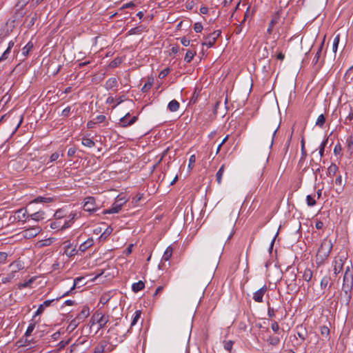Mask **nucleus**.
Wrapping results in <instances>:
<instances>
[{
	"label": "nucleus",
	"mask_w": 353,
	"mask_h": 353,
	"mask_svg": "<svg viewBox=\"0 0 353 353\" xmlns=\"http://www.w3.org/2000/svg\"><path fill=\"white\" fill-rule=\"evenodd\" d=\"M352 285L353 276L349 272V270L347 268L343 276V283L342 286V290L344 292V295L342 299L346 305L350 303L352 298L351 290L352 289Z\"/></svg>",
	"instance_id": "1"
},
{
	"label": "nucleus",
	"mask_w": 353,
	"mask_h": 353,
	"mask_svg": "<svg viewBox=\"0 0 353 353\" xmlns=\"http://www.w3.org/2000/svg\"><path fill=\"white\" fill-rule=\"evenodd\" d=\"M109 321V316L103 314L99 310H97L91 316L89 325L90 327L99 324V330L103 328Z\"/></svg>",
	"instance_id": "2"
},
{
	"label": "nucleus",
	"mask_w": 353,
	"mask_h": 353,
	"mask_svg": "<svg viewBox=\"0 0 353 353\" xmlns=\"http://www.w3.org/2000/svg\"><path fill=\"white\" fill-rule=\"evenodd\" d=\"M333 245L331 240L327 239H325L322 241L320 248L318 250V255L320 256L322 259L327 258L332 249Z\"/></svg>",
	"instance_id": "3"
},
{
	"label": "nucleus",
	"mask_w": 353,
	"mask_h": 353,
	"mask_svg": "<svg viewBox=\"0 0 353 353\" xmlns=\"http://www.w3.org/2000/svg\"><path fill=\"white\" fill-rule=\"evenodd\" d=\"M83 209L89 212H97L99 208L96 203L95 199L93 196H87L84 199Z\"/></svg>",
	"instance_id": "4"
},
{
	"label": "nucleus",
	"mask_w": 353,
	"mask_h": 353,
	"mask_svg": "<svg viewBox=\"0 0 353 353\" xmlns=\"http://www.w3.org/2000/svg\"><path fill=\"white\" fill-rule=\"evenodd\" d=\"M27 210L25 208H20L14 212V214L10 217V221L14 222L15 221H23L25 222L27 221V219L29 216H27Z\"/></svg>",
	"instance_id": "5"
},
{
	"label": "nucleus",
	"mask_w": 353,
	"mask_h": 353,
	"mask_svg": "<svg viewBox=\"0 0 353 353\" xmlns=\"http://www.w3.org/2000/svg\"><path fill=\"white\" fill-rule=\"evenodd\" d=\"M221 34V31L220 30H216L212 33L209 34L206 37V41L203 42V46H207L208 48H212L215 43L217 38H219Z\"/></svg>",
	"instance_id": "6"
},
{
	"label": "nucleus",
	"mask_w": 353,
	"mask_h": 353,
	"mask_svg": "<svg viewBox=\"0 0 353 353\" xmlns=\"http://www.w3.org/2000/svg\"><path fill=\"white\" fill-rule=\"evenodd\" d=\"M41 231V228L39 226H32L25 229L22 233L23 236L26 239H32L36 236L38 234H39Z\"/></svg>",
	"instance_id": "7"
},
{
	"label": "nucleus",
	"mask_w": 353,
	"mask_h": 353,
	"mask_svg": "<svg viewBox=\"0 0 353 353\" xmlns=\"http://www.w3.org/2000/svg\"><path fill=\"white\" fill-rule=\"evenodd\" d=\"M127 116H130V113H127L124 117L120 119L119 125L121 128H126L132 125L138 120V116H133L128 121H127Z\"/></svg>",
	"instance_id": "8"
},
{
	"label": "nucleus",
	"mask_w": 353,
	"mask_h": 353,
	"mask_svg": "<svg viewBox=\"0 0 353 353\" xmlns=\"http://www.w3.org/2000/svg\"><path fill=\"white\" fill-rule=\"evenodd\" d=\"M119 200L114 202L110 209L104 210L102 212V214H106L118 213L121 210L123 205L125 203V201H123L121 203H119Z\"/></svg>",
	"instance_id": "9"
},
{
	"label": "nucleus",
	"mask_w": 353,
	"mask_h": 353,
	"mask_svg": "<svg viewBox=\"0 0 353 353\" xmlns=\"http://www.w3.org/2000/svg\"><path fill=\"white\" fill-rule=\"evenodd\" d=\"M268 288L264 285L262 288L254 293L253 299L257 303H262L263 301L264 294L267 292Z\"/></svg>",
	"instance_id": "10"
},
{
	"label": "nucleus",
	"mask_w": 353,
	"mask_h": 353,
	"mask_svg": "<svg viewBox=\"0 0 353 353\" xmlns=\"http://www.w3.org/2000/svg\"><path fill=\"white\" fill-rule=\"evenodd\" d=\"M281 10H278L275 12V14L273 15L272 20L270 21L269 23V26L268 28L267 32L268 34H271L272 32V28L274 25L279 23L280 19H281Z\"/></svg>",
	"instance_id": "11"
},
{
	"label": "nucleus",
	"mask_w": 353,
	"mask_h": 353,
	"mask_svg": "<svg viewBox=\"0 0 353 353\" xmlns=\"http://www.w3.org/2000/svg\"><path fill=\"white\" fill-rule=\"evenodd\" d=\"M90 315V308L88 306H83L81 311L75 317L80 323L83 322Z\"/></svg>",
	"instance_id": "12"
},
{
	"label": "nucleus",
	"mask_w": 353,
	"mask_h": 353,
	"mask_svg": "<svg viewBox=\"0 0 353 353\" xmlns=\"http://www.w3.org/2000/svg\"><path fill=\"white\" fill-rule=\"evenodd\" d=\"M325 36L324 37L323 41H321V44L319 45L317 52H316L314 57L313 59L312 63L314 65H316L319 64V59L322 53V50L324 46Z\"/></svg>",
	"instance_id": "13"
},
{
	"label": "nucleus",
	"mask_w": 353,
	"mask_h": 353,
	"mask_svg": "<svg viewBox=\"0 0 353 353\" xmlns=\"http://www.w3.org/2000/svg\"><path fill=\"white\" fill-rule=\"evenodd\" d=\"M54 299H52V300H46V301H45L42 304H41V305L39 306V307H38V309L37 310V311L35 312L34 315L33 316V317H36L37 316H39V315L41 314L43 312V311H44L45 308H46V307L50 306V304H51V303H52V301H54Z\"/></svg>",
	"instance_id": "14"
},
{
	"label": "nucleus",
	"mask_w": 353,
	"mask_h": 353,
	"mask_svg": "<svg viewBox=\"0 0 353 353\" xmlns=\"http://www.w3.org/2000/svg\"><path fill=\"white\" fill-rule=\"evenodd\" d=\"M117 85L118 83L117 79L111 77L106 81L104 87L106 90H109L117 87Z\"/></svg>",
	"instance_id": "15"
},
{
	"label": "nucleus",
	"mask_w": 353,
	"mask_h": 353,
	"mask_svg": "<svg viewBox=\"0 0 353 353\" xmlns=\"http://www.w3.org/2000/svg\"><path fill=\"white\" fill-rule=\"evenodd\" d=\"M94 244V240L90 238V239H87L86 241H85L84 242H83L80 245H79V250H80L81 252H85L88 248H90L91 246H92Z\"/></svg>",
	"instance_id": "16"
},
{
	"label": "nucleus",
	"mask_w": 353,
	"mask_h": 353,
	"mask_svg": "<svg viewBox=\"0 0 353 353\" xmlns=\"http://www.w3.org/2000/svg\"><path fill=\"white\" fill-rule=\"evenodd\" d=\"M144 288H145V283L142 281H139L137 283H134L132 285V290L135 293L142 290Z\"/></svg>",
	"instance_id": "17"
},
{
	"label": "nucleus",
	"mask_w": 353,
	"mask_h": 353,
	"mask_svg": "<svg viewBox=\"0 0 353 353\" xmlns=\"http://www.w3.org/2000/svg\"><path fill=\"white\" fill-rule=\"evenodd\" d=\"M37 19V15L34 13L32 16H27L25 22L27 23V27L30 28L35 23Z\"/></svg>",
	"instance_id": "18"
},
{
	"label": "nucleus",
	"mask_w": 353,
	"mask_h": 353,
	"mask_svg": "<svg viewBox=\"0 0 353 353\" xmlns=\"http://www.w3.org/2000/svg\"><path fill=\"white\" fill-rule=\"evenodd\" d=\"M179 103L176 100L173 99L170 101L168 108L170 112H176L179 110Z\"/></svg>",
	"instance_id": "19"
},
{
	"label": "nucleus",
	"mask_w": 353,
	"mask_h": 353,
	"mask_svg": "<svg viewBox=\"0 0 353 353\" xmlns=\"http://www.w3.org/2000/svg\"><path fill=\"white\" fill-rule=\"evenodd\" d=\"M24 14L25 12H23L22 8H19L18 9H17L14 14L13 15V22L20 21L24 16Z\"/></svg>",
	"instance_id": "20"
},
{
	"label": "nucleus",
	"mask_w": 353,
	"mask_h": 353,
	"mask_svg": "<svg viewBox=\"0 0 353 353\" xmlns=\"http://www.w3.org/2000/svg\"><path fill=\"white\" fill-rule=\"evenodd\" d=\"M12 268V272L14 274L15 272L23 269V265L20 261H14L10 265Z\"/></svg>",
	"instance_id": "21"
},
{
	"label": "nucleus",
	"mask_w": 353,
	"mask_h": 353,
	"mask_svg": "<svg viewBox=\"0 0 353 353\" xmlns=\"http://www.w3.org/2000/svg\"><path fill=\"white\" fill-rule=\"evenodd\" d=\"M343 263L341 259H339V261L335 260L334 261V272L335 274H338L343 268Z\"/></svg>",
	"instance_id": "22"
},
{
	"label": "nucleus",
	"mask_w": 353,
	"mask_h": 353,
	"mask_svg": "<svg viewBox=\"0 0 353 353\" xmlns=\"http://www.w3.org/2000/svg\"><path fill=\"white\" fill-rule=\"evenodd\" d=\"M172 248L171 246H168L164 252L162 259L165 261H168L172 255Z\"/></svg>",
	"instance_id": "23"
},
{
	"label": "nucleus",
	"mask_w": 353,
	"mask_h": 353,
	"mask_svg": "<svg viewBox=\"0 0 353 353\" xmlns=\"http://www.w3.org/2000/svg\"><path fill=\"white\" fill-rule=\"evenodd\" d=\"M196 54V51L188 50L184 57V61L187 63L191 62Z\"/></svg>",
	"instance_id": "24"
},
{
	"label": "nucleus",
	"mask_w": 353,
	"mask_h": 353,
	"mask_svg": "<svg viewBox=\"0 0 353 353\" xmlns=\"http://www.w3.org/2000/svg\"><path fill=\"white\" fill-rule=\"evenodd\" d=\"M43 214H44L43 212L39 211V212L33 213L30 215H28V216L30 217L34 221H39L40 220L43 219Z\"/></svg>",
	"instance_id": "25"
},
{
	"label": "nucleus",
	"mask_w": 353,
	"mask_h": 353,
	"mask_svg": "<svg viewBox=\"0 0 353 353\" xmlns=\"http://www.w3.org/2000/svg\"><path fill=\"white\" fill-rule=\"evenodd\" d=\"M312 276H313L312 271L310 269H309V268H306L304 270V272H303V279L305 281L309 282V281H311V279L312 278Z\"/></svg>",
	"instance_id": "26"
},
{
	"label": "nucleus",
	"mask_w": 353,
	"mask_h": 353,
	"mask_svg": "<svg viewBox=\"0 0 353 353\" xmlns=\"http://www.w3.org/2000/svg\"><path fill=\"white\" fill-rule=\"evenodd\" d=\"M330 277L328 276H325L322 278L320 283L322 290L325 289L329 285L330 286L331 285V284H330Z\"/></svg>",
	"instance_id": "27"
},
{
	"label": "nucleus",
	"mask_w": 353,
	"mask_h": 353,
	"mask_svg": "<svg viewBox=\"0 0 353 353\" xmlns=\"http://www.w3.org/2000/svg\"><path fill=\"white\" fill-rule=\"evenodd\" d=\"M53 201V198L46 196H37L33 201L34 203H50Z\"/></svg>",
	"instance_id": "28"
},
{
	"label": "nucleus",
	"mask_w": 353,
	"mask_h": 353,
	"mask_svg": "<svg viewBox=\"0 0 353 353\" xmlns=\"http://www.w3.org/2000/svg\"><path fill=\"white\" fill-rule=\"evenodd\" d=\"M33 48V43L31 41H29L23 48H22V54L26 57L28 55L30 51Z\"/></svg>",
	"instance_id": "29"
},
{
	"label": "nucleus",
	"mask_w": 353,
	"mask_h": 353,
	"mask_svg": "<svg viewBox=\"0 0 353 353\" xmlns=\"http://www.w3.org/2000/svg\"><path fill=\"white\" fill-rule=\"evenodd\" d=\"M35 281V277L30 278L28 281L18 284L19 289L26 288L30 287V285Z\"/></svg>",
	"instance_id": "30"
},
{
	"label": "nucleus",
	"mask_w": 353,
	"mask_h": 353,
	"mask_svg": "<svg viewBox=\"0 0 353 353\" xmlns=\"http://www.w3.org/2000/svg\"><path fill=\"white\" fill-rule=\"evenodd\" d=\"M107 344L105 342H101L94 348L93 353H103Z\"/></svg>",
	"instance_id": "31"
},
{
	"label": "nucleus",
	"mask_w": 353,
	"mask_h": 353,
	"mask_svg": "<svg viewBox=\"0 0 353 353\" xmlns=\"http://www.w3.org/2000/svg\"><path fill=\"white\" fill-rule=\"evenodd\" d=\"M338 170V167L334 163H332L327 168V174L330 176H333Z\"/></svg>",
	"instance_id": "32"
},
{
	"label": "nucleus",
	"mask_w": 353,
	"mask_h": 353,
	"mask_svg": "<svg viewBox=\"0 0 353 353\" xmlns=\"http://www.w3.org/2000/svg\"><path fill=\"white\" fill-rule=\"evenodd\" d=\"M82 144L88 148H92L94 146L95 143L91 139L89 138H83L82 139Z\"/></svg>",
	"instance_id": "33"
},
{
	"label": "nucleus",
	"mask_w": 353,
	"mask_h": 353,
	"mask_svg": "<svg viewBox=\"0 0 353 353\" xmlns=\"http://www.w3.org/2000/svg\"><path fill=\"white\" fill-rule=\"evenodd\" d=\"M224 172V165H222L216 174V181L219 184L221 183L222 176Z\"/></svg>",
	"instance_id": "34"
},
{
	"label": "nucleus",
	"mask_w": 353,
	"mask_h": 353,
	"mask_svg": "<svg viewBox=\"0 0 353 353\" xmlns=\"http://www.w3.org/2000/svg\"><path fill=\"white\" fill-rule=\"evenodd\" d=\"M112 228L109 226L108 227L105 231L101 234L100 237H99V239L100 240H105L107 239V237L112 233Z\"/></svg>",
	"instance_id": "35"
},
{
	"label": "nucleus",
	"mask_w": 353,
	"mask_h": 353,
	"mask_svg": "<svg viewBox=\"0 0 353 353\" xmlns=\"http://www.w3.org/2000/svg\"><path fill=\"white\" fill-rule=\"evenodd\" d=\"M79 323H80V322L76 318H74L70 322L69 325L68 327V330H70V331H73L75 328H77L78 327Z\"/></svg>",
	"instance_id": "36"
},
{
	"label": "nucleus",
	"mask_w": 353,
	"mask_h": 353,
	"mask_svg": "<svg viewBox=\"0 0 353 353\" xmlns=\"http://www.w3.org/2000/svg\"><path fill=\"white\" fill-rule=\"evenodd\" d=\"M340 41V34H338L335 36L334 41H333V45H332V51L336 53L337 51V48L339 46V43Z\"/></svg>",
	"instance_id": "37"
},
{
	"label": "nucleus",
	"mask_w": 353,
	"mask_h": 353,
	"mask_svg": "<svg viewBox=\"0 0 353 353\" xmlns=\"http://www.w3.org/2000/svg\"><path fill=\"white\" fill-rule=\"evenodd\" d=\"M35 325H36L35 322H32L29 324V325L25 332V336L28 337L31 335V334L32 333L33 330L35 328Z\"/></svg>",
	"instance_id": "38"
},
{
	"label": "nucleus",
	"mask_w": 353,
	"mask_h": 353,
	"mask_svg": "<svg viewBox=\"0 0 353 353\" xmlns=\"http://www.w3.org/2000/svg\"><path fill=\"white\" fill-rule=\"evenodd\" d=\"M141 315V310H137L134 313V317L132 319V321L131 322L130 327L134 326L138 321V320L140 319Z\"/></svg>",
	"instance_id": "39"
},
{
	"label": "nucleus",
	"mask_w": 353,
	"mask_h": 353,
	"mask_svg": "<svg viewBox=\"0 0 353 353\" xmlns=\"http://www.w3.org/2000/svg\"><path fill=\"white\" fill-rule=\"evenodd\" d=\"M325 122V117L324 114H321L318 117L316 121V125L319 127L322 128L324 125Z\"/></svg>",
	"instance_id": "40"
},
{
	"label": "nucleus",
	"mask_w": 353,
	"mask_h": 353,
	"mask_svg": "<svg viewBox=\"0 0 353 353\" xmlns=\"http://www.w3.org/2000/svg\"><path fill=\"white\" fill-rule=\"evenodd\" d=\"M267 341L272 345H276L279 343V338L278 336H270L267 339Z\"/></svg>",
	"instance_id": "41"
},
{
	"label": "nucleus",
	"mask_w": 353,
	"mask_h": 353,
	"mask_svg": "<svg viewBox=\"0 0 353 353\" xmlns=\"http://www.w3.org/2000/svg\"><path fill=\"white\" fill-rule=\"evenodd\" d=\"M83 278L82 277H77L76 279H74V283H73V285L72 286V288H70V290L66 292H65L62 296H68L70 294V293L71 292L72 290H73L74 289H75L77 283L79 281H80L81 280H82Z\"/></svg>",
	"instance_id": "42"
},
{
	"label": "nucleus",
	"mask_w": 353,
	"mask_h": 353,
	"mask_svg": "<svg viewBox=\"0 0 353 353\" xmlns=\"http://www.w3.org/2000/svg\"><path fill=\"white\" fill-rule=\"evenodd\" d=\"M306 203L307 205L310 207H313L316 205V202L314 198L311 195H307L306 196Z\"/></svg>",
	"instance_id": "43"
},
{
	"label": "nucleus",
	"mask_w": 353,
	"mask_h": 353,
	"mask_svg": "<svg viewBox=\"0 0 353 353\" xmlns=\"http://www.w3.org/2000/svg\"><path fill=\"white\" fill-rule=\"evenodd\" d=\"M321 334L322 336H325V337H328L330 334V330L328 327L325 325H323L320 327Z\"/></svg>",
	"instance_id": "44"
},
{
	"label": "nucleus",
	"mask_w": 353,
	"mask_h": 353,
	"mask_svg": "<svg viewBox=\"0 0 353 353\" xmlns=\"http://www.w3.org/2000/svg\"><path fill=\"white\" fill-rule=\"evenodd\" d=\"M301 159H304L307 155V152H306V150L305 148V141H304L303 138L301 141Z\"/></svg>",
	"instance_id": "45"
},
{
	"label": "nucleus",
	"mask_w": 353,
	"mask_h": 353,
	"mask_svg": "<svg viewBox=\"0 0 353 353\" xmlns=\"http://www.w3.org/2000/svg\"><path fill=\"white\" fill-rule=\"evenodd\" d=\"M152 81H150V80H148L144 85L141 88V91L143 92H148L151 88H152Z\"/></svg>",
	"instance_id": "46"
},
{
	"label": "nucleus",
	"mask_w": 353,
	"mask_h": 353,
	"mask_svg": "<svg viewBox=\"0 0 353 353\" xmlns=\"http://www.w3.org/2000/svg\"><path fill=\"white\" fill-rule=\"evenodd\" d=\"M224 343V348L230 352L232 349V346H233V344H234V342L232 341H225L223 342Z\"/></svg>",
	"instance_id": "47"
},
{
	"label": "nucleus",
	"mask_w": 353,
	"mask_h": 353,
	"mask_svg": "<svg viewBox=\"0 0 353 353\" xmlns=\"http://www.w3.org/2000/svg\"><path fill=\"white\" fill-rule=\"evenodd\" d=\"M14 274L12 272L10 274L7 275L6 276H3L1 279V281L3 283H9L14 278Z\"/></svg>",
	"instance_id": "48"
},
{
	"label": "nucleus",
	"mask_w": 353,
	"mask_h": 353,
	"mask_svg": "<svg viewBox=\"0 0 353 353\" xmlns=\"http://www.w3.org/2000/svg\"><path fill=\"white\" fill-rule=\"evenodd\" d=\"M327 143V139H325L324 141H323L320 145V147H319V154L321 157H323V154H324V150H325V148L326 146V144Z\"/></svg>",
	"instance_id": "49"
},
{
	"label": "nucleus",
	"mask_w": 353,
	"mask_h": 353,
	"mask_svg": "<svg viewBox=\"0 0 353 353\" xmlns=\"http://www.w3.org/2000/svg\"><path fill=\"white\" fill-rule=\"evenodd\" d=\"M347 149L350 151L353 150V136H350L347 139Z\"/></svg>",
	"instance_id": "50"
},
{
	"label": "nucleus",
	"mask_w": 353,
	"mask_h": 353,
	"mask_svg": "<svg viewBox=\"0 0 353 353\" xmlns=\"http://www.w3.org/2000/svg\"><path fill=\"white\" fill-rule=\"evenodd\" d=\"M170 68H166L164 70H161L160 73L159 74V78L163 79L165 78L170 72Z\"/></svg>",
	"instance_id": "51"
},
{
	"label": "nucleus",
	"mask_w": 353,
	"mask_h": 353,
	"mask_svg": "<svg viewBox=\"0 0 353 353\" xmlns=\"http://www.w3.org/2000/svg\"><path fill=\"white\" fill-rule=\"evenodd\" d=\"M121 63V59L120 58H116L114 59V60H112L110 63V66L111 68H115L117 67L118 65H119L120 63Z\"/></svg>",
	"instance_id": "52"
},
{
	"label": "nucleus",
	"mask_w": 353,
	"mask_h": 353,
	"mask_svg": "<svg viewBox=\"0 0 353 353\" xmlns=\"http://www.w3.org/2000/svg\"><path fill=\"white\" fill-rule=\"evenodd\" d=\"M202 30H203V26H202L201 23L197 22V23H194V30L196 32H201L202 31Z\"/></svg>",
	"instance_id": "53"
},
{
	"label": "nucleus",
	"mask_w": 353,
	"mask_h": 353,
	"mask_svg": "<svg viewBox=\"0 0 353 353\" xmlns=\"http://www.w3.org/2000/svg\"><path fill=\"white\" fill-rule=\"evenodd\" d=\"M71 108L70 106L66 107L65 109L63 110L61 116L63 117H68L70 113Z\"/></svg>",
	"instance_id": "54"
},
{
	"label": "nucleus",
	"mask_w": 353,
	"mask_h": 353,
	"mask_svg": "<svg viewBox=\"0 0 353 353\" xmlns=\"http://www.w3.org/2000/svg\"><path fill=\"white\" fill-rule=\"evenodd\" d=\"M10 53V50L6 49L0 57V62L7 59Z\"/></svg>",
	"instance_id": "55"
},
{
	"label": "nucleus",
	"mask_w": 353,
	"mask_h": 353,
	"mask_svg": "<svg viewBox=\"0 0 353 353\" xmlns=\"http://www.w3.org/2000/svg\"><path fill=\"white\" fill-rule=\"evenodd\" d=\"M8 257V254L6 252H0V264L6 263Z\"/></svg>",
	"instance_id": "56"
},
{
	"label": "nucleus",
	"mask_w": 353,
	"mask_h": 353,
	"mask_svg": "<svg viewBox=\"0 0 353 353\" xmlns=\"http://www.w3.org/2000/svg\"><path fill=\"white\" fill-rule=\"evenodd\" d=\"M278 128H279V126H277L276 128L275 127H273L272 128H271L270 130V133L272 134V141H271V145H272L273 143V141H274V137L278 130Z\"/></svg>",
	"instance_id": "57"
},
{
	"label": "nucleus",
	"mask_w": 353,
	"mask_h": 353,
	"mask_svg": "<svg viewBox=\"0 0 353 353\" xmlns=\"http://www.w3.org/2000/svg\"><path fill=\"white\" fill-rule=\"evenodd\" d=\"M268 316L270 318H272V317L275 316V310H274L273 307H271L270 305H268Z\"/></svg>",
	"instance_id": "58"
},
{
	"label": "nucleus",
	"mask_w": 353,
	"mask_h": 353,
	"mask_svg": "<svg viewBox=\"0 0 353 353\" xmlns=\"http://www.w3.org/2000/svg\"><path fill=\"white\" fill-rule=\"evenodd\" d=\"M29 1L30 0H19L16 7L23 8L29 2Z\"/></svg>",
	"instance_id": "59"
},
{
	"label": "nucleus",
	"mask_w": 353,
	"mask_h": 353,
	"mask_svg": "<svg viewBox=\"0 0 353 353\" xmlns=\"http://www.w3.org/2000/svg\"><path fill=\"white\" fill-rule=\"evenodd\" d=\"M59 157V154L57 152H55L52 153L50 157V161L54 162L57 160V159Z\"/></svg>",
	"instance_id": "60"
},
{
	"label": "nucleus",
	"mask_w": 353,
	"mask_h": 353,
	"mask_svg": "<svg viewBox=\"0 0 353 353\" xmlns=\"http://www.w3.org/2000/svg\"><path fill=\"white\" fill-rule=\"evenodd\" d=\"M180 40H181V43L183 46H188L190 45V41L185 37L181 38Z\"/></svg>",
	"instance_id": "61"
},
{
	"label": "nucleus",
	"mask_w": 353,
	"mask_h": 353,
	"mask_svg": "<svg viewBox=\"0 0 353 353\" xmlns=\"http://www.w3.org/2000/svg\"><path fill=\"white\" fill-rule=\"evenodd\" d=\"M29 343H30V341H28V339H26L24 343H23V341L21 340L18 341L17 343V345H18V347H24V346L29 345Z\"/></svg>",
	"instance_id": "62"
},
{
	"label": "nucleus",
	"mask_w": 353,
	"mask_h": 353,
	"mask_svg": "<svg viewBox=\"0 0 353 353\" xmlns=\"http://www.w3.org/2000/svg\"><path fill=\"white\" fill-rule=\"evenodd\" d=\"M271 328L274 332H277L279 330V325L276 321H274L271 325Z\"/></svg>",
	"instance_id": "63"
},
{
	"label": "nucleus",
	"mask_w": 353,
	"mask_h": 353,
	"mask_svg": "<svg viewBox=\"0 0 353 353\" xmlns=\"http://www.w3.org/2000/svg\"><path fill=\"white\" fill-rule=\"evenodd\" d=\"M105 120V116L103 115V114H101V115H98L96 118H95V121L97 122V123H102Z\"/></svg>",
	"instance_id": "64"
}]
</instances>
